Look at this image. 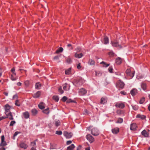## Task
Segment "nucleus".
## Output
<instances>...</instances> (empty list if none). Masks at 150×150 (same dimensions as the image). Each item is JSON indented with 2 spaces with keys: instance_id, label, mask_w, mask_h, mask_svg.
Masks as SVG:
<instances>
[{
  "instance_id": "f257e3e1",
  "label": "nucleus",
  "mask_w": 150,
  "mask_h": 150,
  "mask_svg": "<svg viewBox=\"0 0 150 150\" xmlns=\"http://www.w3.org/2000/svg\"><path fill=\"white\" fill-rule=\"evenodd\" d=\"M83 80L81 79H77L73 83V84L76 86L79 87L83 83Z\"/></svg>"
},
{
  "instance_id": "f03ea898",
  "label": "nucleus",
  "mask_w": 150,
  "mask_h": 150,
  "mask_svg": "<svg viewBox=\"0 0 150 150\" xmlns=\"http://www.w3.org/2000/svg\"><path fill=\"white\" fill-rule=\"evenodd\" d=\"M126 73L127 76H130L131 79L134 76V71H132L130 69H129L126 70Z\"/></svg>"
},
{
  "instance_id": "7ed1b4c3",
  "label": "nucleus",
  "mask_w": 150,
  "mask_h": 150,
  "mask_svg": "<svg viewBox=\"0 0 150 150\" xmlns=\"http://www.w3.org/2000/svg\"><path fill=\"white\" fill-rule=\"evenodd\" d=\"M5 111V113L6 115H8V113H11L10 112V110L11 107L9 105L7 104L4 107Z\"/></svg>"
},
{
  "instance_id": "20e7f679",
  "label": "nucleus",
  "mask_w": 150,
  "mask_h": 150,
  "mask_svg": "<svg viewBox=\"0 0 150 150\" xmlns=\"http://www.w3.org/2000/svg\"><path fill=\"white\" fill-rule=\"evenodd\" d=\"M125 86V84L123 82L120 80L118 81L116 84V86L117 88H123Z\"/></svg>"
},
{
  "instance_id": "39448f33",
  "label": "nucleus",
  "mask_w": 150,
  "mask_h": 150,
  "mask_svg": "<svg viewBox=\"0 0 150 150\" xmlns=\"http://www.w3.org/2000/svg\"><path fill=\"white\" fill-rule=\"evenodd\" d=\"M63 134L66 138L69 139L72 136L73 134L72 133L64 131L63 132Z\"/></svg>"
},
{
  "instance_id": "423d86ee",
  "label": "nucleus",
  "mask_w": 150,
  "mask_h": 150,
  "mask_svg": "<svg viewBox=\"0 0 150 150\" xmlns=\"http://www.w3.org/2000/svg\"><path fill=\"white\" fill-rule=\"evenodd\" d=\"M91 133L94 136H97L99 134V132L97 128H93L91 130Z\"/></svg>"
},
{
  "instance_id": "0eeeda50",
  "label": "nucleus",
  "mask_w": 150,
  "mask_h": 150,
  "mask_svg": "<svg viewBox=\"0 0 150 150\" xmlns=\"http://www.w3.org/2000/svg\"><path fill=\"white\" fill-rule=\"evenodd\" d=\"M78 93L80 95L83 96L86 94L87 91L85 89L82 88L79 90Z\"/></svg>"
},
{
  "instance_id": "6e6552de",
  "label": "nucleus",
  "mask_w": 150,
  "mask_h": 150,
  "mask_svg": "<svg viewBox=\"0 0 150 150\" xmlns=\"http://www.w3.org/2000/svg\"><path fill=\"white\" fill-rule=\"evenodd\" d=\"M6 116H2L0 117V120H1L7 118H8L10 120H13V119L11 113H8V115H6Z\"/></svg>"
},
{
  "instance_id": "1a4fd4ad",
  "label": "nucleus",
  "mask_w": 150,
  "mask_h": 150,
  "mask_svg": "<svg viewBox=\"0 0 150 150\" xmlns=\"http://www.w3.org/2000/svg\"><path fill=\"white\" fill-rule=\"evenodd\" d=\"M86 139L90 143H92L94 140V138L90 134H88L86 135Z\"/></svg>"
},
{
  "instance_id": "9d476101",
  "label": "nucleus",
  "mask_w": 150,
  "mask_h": 150,
  "mask_svg": "<svg viewBox=\"0 0 150 150\" xmlns=\"http://www.w3.org/2000/svg\"><path fill=\"white\" fill-rule=\"evenodd\" d=\"M111 43L112 46L115 47H118L119 48H121L122 47L121 45H119L117 42L116 41L111 42Z\"/></svg>"
},
{
  "instance_id": "9b49d317",
  "label": "nucleus",
  "mask_w": 150,
  "mask_h": 150,
  "mask_svg": "<svg viewBox=\"0 0 150 150\" xmlns=\"http://www.w3.org/2000/svg\"><path fill=\"white\" fill-rule=\"evenodd\" d=\"M19 146L22 148L26 149L28 147V145L23 142H21L19 144Z\"/></svg>"
},
{
  "instance_id": "f8f14e48",
  "label": "nucleus",
  "mask_w": 150,
  "mask_h": 150,
  "mask_svg": "<svg viewBox=\"0 0 150 150\" xmlns=\"http://www.w3.org/2000/svg\"><path fill=\"white\" fill-rule=\"evenodd\" d=\"M115 106L119 108L122 109L125 107V105L123 103H117L116 104Z\"/></svg>"
},
{
  "instance_id": "ddd939ff",
  "label": "nucleus",
  "mask_w": 150,
  "mask_h": 150,
  "mask_svg": "<svg viewBox=\"0 0 150 150\" xmlns=\"http://www.w3.org/2000/svg\"><path fill=\"white\" fill-rule=\"evenodd\" d=\"M141 134L144 137H149V133L145 130H144L141 132Z\"/></svg>"
},
{
  "instance_id": "4468645a",
  "label": "nucleus",
  "mask_w": 150,
  "mask_h": 150,
  "mask_svg": "<svg viewBox=\"0 0 150 150\" xmlns=\"http://www.w3.org/2000/svg\"><path fill=\"white\" fill-rule=\"evenodd\" d=\"M41 94V92L40 91H39L35 93H34L33 95V96L34 98H39Z\"/></svg>"
},
{
  "instance_id": "2eb2a0df",
  "label": "nucleus",
  "mask_w": 150,
  "mask_h": 150,
  "mask_svg": "<svg viewBox=\"0 0 150 150\" xmlns=\"http://www.w3.org/2000/svg\"><path fill=\"white\" fill-rule=\"evenodd\" d=\"M63 88L64 90H69L70 88V85L67 83L64 84L63 85Z\"/></svg>"
},
{
  "instance_id": "dca6fc26",
  "label": "nucleus",
  "mask_w": 150,
  "mask_h": 150,
  "mask_svg": "<svg viewBox=\"0 0 150 150\" xmlns=\"http://www.w3.org/2000/svg\"><path fill=\"white\" fill-rule=\"evenodd\" d=\"M137 127V125L135 123H132L131 124L130 127V129L131 130H135L136 129Z\"/></svg>"
},
{
  "instance_id": "f3484780",
  "label": "nucleus",
  "mask_w": 150,
  "mask_h": 150,
  "mask_svg": "<svg viewBox=\"0 0 150 150\" xmlns=\"http://www.w3.org/2000/svg\"><path fill=\"white\" fill-rule=\"evenodd\" d=\"M137 93V90L135 88L133 89L130 92L131 94L133 96L135 95Z\"/></svg>"
},
{
  "instance_id": "a211bd4d",
  "label": "nucleus",
  "mask_w": 150,
  "mask_h": 150,
  "mask_svg": "<svg viewBox=\"0 0 150 150\" xmlns=\"http://www.w3.org/2000/svg\"><path fill=\"white\" fill-rule=\"evenodd\" d=\"M23 116H24V118L25 119H27L29 118V112H27L26 111L25 112H23Z\"/></svg>"
},
{
  "instance_id": "6ab92c4d",
  "label": "nucleus",
  "mask_w": 150,
  "mask_h": 150,
  "mask_svg": "<svg viewBox=\"0 0 150 150\" xmlns=\"http://www.w3.org/2000/svg\"><path fill=\"white\" fill-rule=\"evenodd\" d=\"M107 102V99L106 97H102L101 98L100 103L103 104H105Z\"/></svg>"
},
{
  "instance_id": "aec40b11",
  "label": "nucleus",
  "mask_w": 150,
  "mask_h": 150,
  "mask_svg": "<svg viewBox=\"0 0 150 150\" xmlns=\"http://www.w3.org/2000/svg\"><path fill=\"white\" fill-rule=\"evenodd\" d=\"M112 132L114 134H117L119 132V129L117 127L115 128L112 130Z\"/></svg>"
},
{
  "instance_id": "412c9836",
  "label": "nucleus",
  "mask_w": 150,
  "mask_h": 150,
  "mask_svg": "<svg viewBox=\"0 0 150 150\" xmlns=\"http://www.w3.org/2000/svg\"><path fill=\"white\" fill-rule=\"evenodd\" d=\"M38 106L40 109H42L45 107V104L43 103H41L39 104Z\"/></svg>"
},
{
  "instance_id": "4be33fe9",
  "label": "nucleus",
  "mask_w": 150,
  "mask_h": 150,
  "mask_svg": "<svg viewBox=\"0 0 150 150\" xmlns=\"http://www.w3.org/2000/svg\"><path fill=\"white\" fill-rule=\"evenodd\" d=\"M109 41L108 38L107 37H105L104 38L103 42L105 44H106L108 43Z\"/></svg>"
},
{
  "instance_id": "5701e85b",
  "label": "nucleus",
  "mask_w": 150,
  "mask_h": 150,
  "mask_svg": "<svg viewBox=\"0 0 150 150\" xmlns=\"http://www.w3.org/2000/svg\"><path fill=\"white\" fill-rule=\"evenodd\" d=\"M83 56V54L81 53L80 54L76 53L75 54V57L77 58H81Z\"/></svg>"
},
{
  "instance_id": "b1692460",
  "label": "nucleus",
  "mask_w": 150,
  "mask_h": 150,
  "mask_svg": "<svg viewBox=\"0 0 150 150\" xmlns=\"http://www.w3.org/2000/svg\"><path fill=\"white\" fill-rule=\"evenodd\" d=\"M71 68H70L66 70L65 71V74L66 75H69L71 74Z\"/></svg>"
},
{
  "instance_id": "393cba45",
  "label": "nucleus",
  "mask_w": 150,
  "mask_h": 150,
  "mask_svg": "<svg viewBox=\"0 0 150 150\" xmlns=\"http://www.w3.org/2000/svg\"><path fill=\"white\" fill-rule=\"evenodd\" d=\"M74 147V144H72L70 146L67 147V150H73V149Z\"/></svg>"
},
{
  "instance_id": "a878e982",
  "label": "nucleus",
  "mask_w": 150,
  "mask_h": 150,
  "mask_svg": "<svg viewBox=\"0 0 150 150\" xmlns=\"http://www.w3.org/2000/svg\"><path fill=\"white\" fill-rule=\"evenodd\" d=\"M18 78L16 77V75L15 76L14 74H13L11 76V79L13 81L16 80Z\"/></svg>"
},
{
  "instance_id": "bb28decb",
  "label": "nucleus",
  "mask_w": 150,
  "mask_h": 150,
  "mask_svg": "<svg viewBox=\"0 0 150 150\" xmlns=\"http://www.w3.org/2000/svg\"><path fill=\"white\" fill-rule=\"evenodd\" d=\"M137 117L140 118L142 119H144L145 118L146 116L143 115H141L140 114L137 115Z\"/></svg>"
},
{
  "instance_id": "cd10ccee",
  "label": "nucleus",
  "mask_w": 150,
  "mask_h": 150,
  "mask_svg": "<svg viewBox=\"0 0 150 150\" xmlns=\"http://www.w3.org/2000/svg\"><path fill=\"white\" fill-rule=\"evenodd\" d=\"M66 62L68 64H70L71 63L72 60L71 58L68 57L66 60Z\"/></svg>"
},
{
  "instance_id": "c85d7f7f",
  "label": "nucleus",
  "mask_w": 150,
  "mask_h": 150,
  "mask_svg": "<svg viewBox=\"0 0 150 150\" xmlns=\"http://www.w3.org/2000/svg\"><path fill=\"white\" fill-rule=\"evenodd\" d=\"M41 85L39 83H36L35 85V88L38 89H40Z\"/></svg>"
},
{
  "instance_id": "c756f323",
  "label": "nucleus",
  "mask_w": 150,
  "mask_h": 150,
  "mask_svg": "<svg viewBox=\"0 0 150 150\" xmlns=\"http://www.w3.org/2000/svg\"><path fill=\"white\" fill-rule=\"evenodd\" d=\"M63 50V48L62 47H60L58 49H57L56 52V53H59V52H62Z\"/></svg>"
},
{
  "instance_id": "7c9ffc66",
  "label": "nucleus",
  "mask_w": 150,
  "mask_h": 150,
  "mask_svg": "<svg viewBox=\"0 0 150 150\" xmlns=\"http://www.w3.org/2000/svg\"><path fill=\"white\" fill-rule=\"evenodd\" d=\"M122 60L120 58H118L116 60V63L117 64H120L121 63Z\"/></svg>"
},
{
  "instance_id": "2f4dec72",
  "label": "nucleus",
  "mask_w": 150,
  "mask_h": 150,
  "mask_svg": "<svg viewBox=\"0 0 150 150\" xmlns=\"http://www.w3.org/2000/svg\"><path fill=\"white\" fill-rule=\"evenodd\" d=\"M31 112L33 115H35L37 114L38 111L37 110L35 109H32L31 110Z\"/></svg>"
},
{
  "instance_id": "473e14b6",
  "label": "nucleus",
  "mask_w": 150,
  "mask_h": 150,
  "mask_svg": "<svg viewBox=\"0 0 150 150\" xmlns=\"http://www.w3.org/2000/svg\"><path fill=\"white\" fill-rule=\"evenodd\" d=\"M100 64H103V66L104 67H108L110 65L109 64H107L105 62H100Z\"/></svg>"
},
{
  "instance_id": "72a5a7b5",
  "label": "nucleus",
  "mask_w": 150,
  "mask_h": 150,
  "mask_svg": "<svg viewBox=\"0 0 150 150\" xmlns=\"http://www.w3.org/2000/svg\"><path fill=\"white\" fill-rule=\"evenodd\" d=\"M43 112L45 114H48L49 113V108H47L43 110Z\"/></svg>"
},
{
  "instance_id": "f704fd0d",
  "label": "nucleus",
  "mask_w": 150,
  "mask_h": 150,
  "mask_svg": "<svg viewBox=\"0 0 150 150\" xmlns=\"http://www.w3.org/2000/svg\"><path fill=\"white\" fill-rule=\"evenodd\" d=\"M141 87L144 90H146V85L145 84L143 83L142 84Z\"/></svg>"
},
{
  "instance_id": "c9c22d12",
  "label": "nucleus",
  "mask_w": 150,
  "mask_h": 150,
  "mask_svg": "<svg viewBox=\"0 0 150 150\" xmlns=\"http://www.w3.org/2000/svg\"><path fill=\"white\" fill-rule=\"evenodd\" d=\"M145 100V98L143 97L140 100L139 103L141 104H143Z\"/></svg>"
},
{
  "instance_id": "e433bc0d",
  "label": "nucleus",
  "mask_w": 150,
  "mask_h": 150,
  "mask_svg": "<svg viewBox=\"0 0 150 150\" xmlns=\"http://www.w3.org/2000/svg\"><path fill=\"white\" fill-rule=\"evenodd\" d=\"M53 99L56 102L58 101L59 99L58 96H54L53 97Z\"/></svg>"
},
{
  "instance_id": "4c0bfd02",
  "label": "nucleus",
  "mask_w": 150,
  "mask_h": 150,
  "mask_svg": "<svg viewBox=\"0 0 150 150\" xmlns=\"http://www.w3.org/2000/svg\"><path fill=\"white\" fill-rule=\"evenodd\" d=\"M7 145L6 143V142L4 141L3 142L2 141L1 142L0 144V145H1L3 146H5Z\"/></svg>"
},
{
  "instance_id": "58836bf2",
  "label": "nucleus",
  "mask_w": 150,
  "mask_h": 150,
  "mask_svg": "<svg viewBox=\"0 0 150 150\" xmlns=\"http://www.w3.org/2000/svg\"><path fill=\"white\" fill-rule=\"evenodd\" d=\"M89 63L91 65H93L94 64L95 62L92 59H90L89 61Z\"/></svg>"
},
{
  "instance_id": "ea45409f",
  "label": "nucleus",
  "mask_w": 150,
  "mask_h": 150,
  "mask_svg": "<svg viewBox=\"0 0 150 150\" xmlns=\"http://www.w3.org/2000/svg\"><path fill=\"white\" fill-rule=\"evenodd\" d=\"M15 104L16 105L19 106L21 105V103L18 100H16L15 101Z\"/></svg>"
},
{
  "instance_id": "a19ab883",
  "label": "nucleus",
  "mask_w": 150,
  "mask_h": 150,
  "mask_svg": "<svg viewBox=\"0 0 150 150\" xmlns=\"http://www.w3.org/2000/svg\"><path fill=\"white\" fill-rule=\"evenodd\" d=\"M56 146L55 145H53L52 144L50 145V149H56Z\"/></svg>"
},
{
  "instance_id": "79ce46f5",
  "label": "nucleus",
  "mask_w": 150,
  "mask_h": 150,
  "mask_svg": "<svg viewBox=\"0 0 150 150\" xmlns=\"http://www.w3.org/2000/svg\"><path fill=\"white\" fill-rule=\"evenodd\" d=\"M123 119L121 118H119L117 121L116 122L117 123H121L123 122Z\"/></svg>"
},
{
  "instance_id": "37998d69",
  "label": "nucleus",
  "mask_w": 150,
  "mask_h": 150,
  "mask_svg": "<svg viewBox=\"0 0 150 150\" xmlns=\"http://www.w3.org/2000/svg\"><path fill=\"white\" fill-rule=\"evenodd\" d=\"M59 92L61 94H62L64 93L63 91L62 90L61 87H60L58 89Z\"/></svg>"
},
{
  "instance_id": "c03bdc74",
  "label": "nucleus",
  "mask_w": 150,
  "mask_h": 150,
  "mask_svg": "<svg viewBox=\"0 0 150 150\" xmlns=\"http://www.w3.org/2000/svg\"><path fill=\"white\" fill-rule=\"evenodd\" d=\"M55 133L57 134L61 135L62 134V132L61 131H57Z\"/></svg>"
},
{
  "instance_id": "a18cd8bd",
  "label": "nucleus",
  "mask_w": 150,
  "mask_h": 150,
  "mask_svg": "<svg viewBox=\"0 0 150 150\" xmlns=\"http://www.w3.org/2000/svg\"><path fill=\"white\" fill-rule=\"evenodd\" d=\"M55 124L56 126L57 127H58L60 125V122L59 120H58L55 122Z\"/></svg>"
},
{
  "instance_id": "49530a36",
  "label": "nucleus",
  "mask_w": 150,
  "mask_h": 150,
  "mask_svg": "<svg viewBox=\"0 0 150 150\" xmlns=\"http://www.w3.org/2000/svg\"><path fill=\"white\" fill-rule=\"evenodd\" d=\"M67 99V98L66 96H64L62 99V100L63 102H65Z\"/></svg>"
},
{
  "instance_id": "de8ad7c7",
  "label": "nucleus",
  "mask_w": 150,
  "mask_h": 150,
  "mask_svg": "<svg viewBox=\"0 0 150 150\" xmlns=\"http://www.w3.org/2000/svg\"><path fill=\"white\" fill-rule=\"evenodd\" d=\"M133 109L135 110H138V106L135 105L133 106H132Z\"/></svg>"
},
{
  "instance_id": "09e8293b",
  "label": "nucleus",
  "mask_w": 150,
  "mask_h": 150,
  "mask_svg": "<svg viewBox=\"0 0 150 150\" xmlns=\"http://www.w3.org/2000/svg\"><path fill=\"white\" fill-rule=\"evenodd\" d=\"M11 71L12 72L13 74H14L15 76L16 75V73L15 72V69L14 68H13L11 69Z\"/></svg>"
},
{
  "instance_id": "8fccbe9b",
  "label": "nucleus",
  "mask_w": 150,
  "mask_h": 150,
  "mask_svg": "<svg viewBox=\"0 0 150 150\" xmlns=\"http://www.w3.org/2000/svg\"><path fill=\"white\" fill-rule=\"evenodd\" d=\"M18 133L19 132H16L14 133L13 137V139H15V137L16 136Z\"/></svg>"
},
{
  "instance_id": "3c124183",
  "label": "nucleus",
  "mask_w": 150,
  "mask_h": 150,
  "mask_svg": "<svg viewBox=\"0 0 150 150\" xmlns=\"http://www.w3.org/2000/svg\"><path fill=\"white\" fill-rule=\"evenodd\" d=\"M108 70L110 73H112L113 70L112 67H110L108 69Z\"/></svg>"
},
{
  "instance_id": "603ef678",
  "label": "nucleus",
  "mask_w": 150,
  "mask_h": 150,
  "mask_svg": "<svg viewBox=\"0 0 150 150\" xmlns=\"http://www.w3.org/2000/svg\"><path fill=\"white\" fill-rule=\"evenodd\" d=\"M16 123L15 121H12L11 122L10 124V126H13V125L15 124Z\"/></svg>"
},
{
  "instance_id": "864d4df0",
  "label": "nucleus",
  "mask_w": 150,
  "mask_h": 150,
  "mask_svg": "<svg viewBox=\"0 0 150 150\" xmlns=\"http://www.w3.org/2000/svg\"><path fill=\"white\" fill-rule=\"evenodd\" d=\"M81 68V64L80 63H79L77 65V68L78 69H80Z\"/></svg>"
},
{
  "instance_id": "5fc2aeb1",
  "label": "nucleus",
  "mask_w": 150,
  "mask_h": 150,
  "mask_svg": "<svg viewBox=\"0 0 150 150\" xmlns=\"http://www.w3.org/2000/svg\"><path fill=\"white\" fill-rule=\"evenodd\" d=\"M67 46L70 47V50H72L73 49V47H72L71 45L70 44H69L67 45Z\"/></svg>"
},
{
  "instance_id": "6e6d98bb",
  "label": "nucleus",
  "mask_w": 150,
  "mask_h": 150,
  "mask_svg": "<svg viewBox=\"0 0 150 150\" xmlns=\"http://www.w3.org/2000/svg\"><path fill=\"white\" fill-rule=\"evenodd\" d=\"M72 143V141L71 140L68 141L67 142V144L68 145Z\"/></svg>"
},
{
  "instance_id": "4d7b16f0",
  "label": "nucleus",
  "mask_w": 150,
  "mask_h": 150,
  "mask_svg": "<svg viewBox=\"0 0 150 150\" xmlns=\"http://www.w3.org/2000/svg\"><path fill=\"white\" fill-rule=\"evenodd\" d=\"M88 113V111L86 110H85L84 114L85 115L87 114Z\"/></svg>"
},
{
  "instance_id": "13d9d810",
  "label": "nucleus",
  "mask_w": 150,
  "mask_h": 150,
  "mask_svg": "<svg viewBox=\"0 0 150 150\" xmlns=\"http://www.w3.org/2000/svg\"><path fill=\"white\" fill-rule=\"evenodd\" d=\"M1 140L2 142H3L4 141V135H2L1 137Z\"/></svg>"
},
{
  "instance_id": "bf43d9fd",
  "label": "nucleus",
  "mask_w": 150,
  "mask_h": 150,
  "mask_svg": "<svg viewBox=\"0 0 150 150\" xmlns=\"http://www.w3.org/2000/svg\"><path fill=\"white\" fill-rule=\"evenodd\" d=\"M113 54L114 53L112 52H110L109 53V55L111 56H112L113 55Z\"/></svg>"
},
{
  "instance_id": "052dcab7",
  "label": "nucleus",
  "mask_w": 150,
  "mask_h": 150,
  "mask_svg": "<svg viewBox=\"0 0 150 150\" xmlns=\"http://www.w3.org/2000/svg\"><path fill=\"white\" fill-rule=\"evenodd\" d=\"M120 93L121 94L124 95H125L126 94V93L123 91H121L120 92Z\"/></svg>"
},
{
  "instance_id": "680f3d73",
  "label": "nucleus",
  "mask_w": 150,
  "mask_h": 150,
  "mask_svg": "<svg viewBox=\"0 0 150 150\" xmlns=\"http://www.w3.org/2000/svg\"><path fill=\"white\" fill-rule=\"evenodd\" d=\"M18 97V96L17 95H15L13 96V99L17 98Z\"/></svg>"
},
{
  "instance_id": "e2e57ef3",
  "label": "nucleus",
  "mask_w": 150,
  "mask_h": 150,
  "mask_svg": "<svg viewBox=\"0 0 150 150\" xmlns=\"http://www.w3.org/2000/svg\"><path fill=\"white\" fill-rule=\"evenodd\" d=\"M31 144H33V146H35L36 145V142H31Z\"/></svg>"
},
{
  "instance_id": "0e129e2a",
  "label": "nucleus",
  "mask_w": 150,
  "mask_h": 150,
  "mask_svg": "<svg viewBox=\"0 0 150 150\" xmlns=\"http://www.w3.org/2000/svg\"><path fill=\"white\" fill-rule=\"evenodd\" d=\"M30 150H36L35 147H32L31 149Z\"/></svg>"
},
{
  "instance_id": "69168bd1",
  "label": "nucleus",
  "mask_w": 150,
  "mask_h": 150,
  "mask_svg": "<svg viewBox=\"0 0 150 150\" xmlns=\"http://www.w3.org/2000/svg\"><path fill=\"white\" fill-rule=\"evenodd\" d=\"M81 148V146H78L77 148V150H80Z\"/></svg>"
},
{
  "instance_id": "338daca9",
  "label": "nucleus",
  "mask_w": 150,
  "mask_h": 150,
  "mask_svg": "<svg viewBox=\"0 0 150 150\" xmlns=\"http://www.w3.org/2000/svg\"><path fill=\"white\" fill-rule=\"evenodd\" d=\"M0 150H6L5 148L4 147H2L0 148Z\"/></svg>"
},
{
  "instance_id": "774afa93",
  "label": "nucleus",
  "mask_w": 150,
  "mask_h": 150,
  "mask_svg": "<svg viewBox=\"0 0 150 150\" xmlns=\"http://www.w3.org/2000/svg\"><path fill=\"white\" fill-rule=\"evenodd\" d=\"M148 109L149 111H150V103L149 104Z\"/></svg>"
}]
</instances>
